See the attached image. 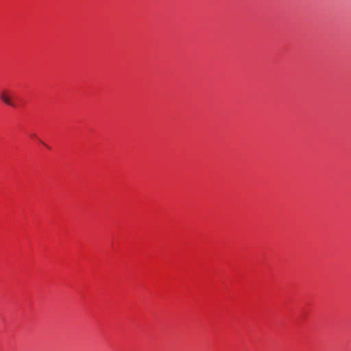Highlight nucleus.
Wrapping results in <instances>:
<instances>
[{"label":"nucleus","instance_id":"f257e3e1","mask_svg":"<svg viewBox=\"0 0 351 351\" xmlns=\"http://www.w3.org/2000/svg\"><path fill=\"white\" fill-rule=\"evenodd\" d=\"M1 100L6 105L15 108L16 104L12 101V94L8 90H3L0 93Z\"/></svg>","mask_w":351,"mask_h":351}]
</instances>
